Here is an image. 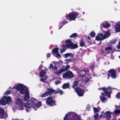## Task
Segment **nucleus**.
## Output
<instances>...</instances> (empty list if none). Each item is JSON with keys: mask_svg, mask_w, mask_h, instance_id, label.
I'll use <instances>...</instances> for the list:
<instances>
[{"mask_svg": "<svg viewBox=\"0 0 120 120\" xmlns=\"http://www.w3.org/2000/svg\"><path fill=\"white\" fill-rule=\"evenodd\" d=\"M36 100L34 98H32L25 105V104L23 102V100L21 98H18L17 99L16 104L18 105L20 109L22 110L24 109L25 107L29 108L32 105V103L33 104H34L35 101Z\"/></svg>", "mask_w": 120, "mask_h": 120, "instance_id": "f257e3e1", "label": "nucleus"}, {"mask_svg": "<svg viewBox=\"0 0 120 120\" xmlns=\"http://www.w3.org/2000/svg\"><path fill=\"white\" fill-rule=\"evenodd\" d=\"M13 88L16 89L17 90L19 91L20 93L22 94H24L26 92L24 99L25 101H27L30 98L29 92L27 90L26 86L23 84H19L16 85L13 87Z\"/></svg>", "mask_w": 120, "mask_h": 120, "instance_id": "f03ea898", "label": "nucleus"}, {"mask_svg": "<svg viewBox=\"0 0 120 120\" xmlns=\"http://www.w3.org/2000/svg\"><path fill=\"white\" fill-rule=\"evenodd\" d=\"M65 43L66 44L64 46L63 45L60 48L61 53L65 51L66 48L74 49L77 48L78 47L77 44H73L70 39L66 40L65 41Z\"/></svg>", "mask_w": 120, "mask_h": 120, "instance_id": "7ed1b4c3", "label": "nucleus"}, {"mask_svg": "<svg viewBox=\"0 0 120 120\" xmlns=\"http://www.w3.org/2000/svg\"><path fill=\"white\" fill-rule=\"evenodd\" d=\"M11 98L10 97H4L1 100H0V104L3 105H4L7 104H9L11 103Z\"/></svg>", "mask_w": 120, "mask_h": 120, "instance_id": "20e7f679", "label": "nucleus"}, {"mask_svg": "<svg viewBox=\"0 0 120 120\" xmlns=\"http://www.w3.org/2000/svg\"><path fill=\"white\" fill-rule=\"evenodd\" d=\"M79 14L76 12H73L69 13L67 15L66 19L70 20H75Z\"/></svg>", "mask_w": 120, "mask_h": 120, "instance_id": "39448f33", "label": "nucleus"}, {"mask_svg": "<svg viewBox=\"0 0 120 120\" xmlns=\"http://www.w3.org/2000/svg\"><path fill=\"white\" fill-rule=\"evenodd\" d=\"M56 102L52 100V97H48L46 101V104L50 106H52L56 105Z\"/></svg>", "mask_w": 120, "mask_h": 120, "instance_id": "423d86ee", "label": "nucleus"}, {"mask_svg": "<svg viewBox=\"0 0 120 120\" xmlns=\"http://www.w3.org/2000/svg\"><path fill=\"white\" fill-rule=\"evenodd\" d=\"M73 73L71 71L66 72L63 75V78L71 79L73 78Z\"/></svg>", "mask_w": 120, "mask_h": 120, "instance_id": "0eeeda50", "label": "nucleus"}, {"mask_svg": "<svg viewBox=\"0 0 120 120\" xmlns=\"http://www.w3.org/2000/svg\"><path fill=\"white\" fill-rule=\"evenodd\" d=\"M35 99L36 100V101H35L34 103H35V102L36 101V100L35 99ZM31 104H32V105L30 107V108L32 107L35 110H36L41 105V103L40 101L37 104L35 105H34L35 104H33L32 103Z\"/></svg>", "mask_w": 120, "mask_h": 120, "instance_id": "6e6552de", "label": "nucleus"}, {"mask_svg": "<svg viewBox=\"0 0 120 120\" xmlns=\"http://www.w3.org/2000/svg\"><path fill=\"white\" fill-rule=\"evenodd\" d=\"M96 39L97 41H103L104 39L103 35L102 33L98 34L96 37Z\"/></svg>", "mask_w": 120, "mask_h": 120, "instance_id": "1a4fd4ad", "label": "nucleus"}, {"mask_svg": "<svg viewBox=\"0 0 120 120\" xmlns=\"http://www.w3.org/2000/svg\"><path fill=\"white\" fill-rule=\"evenodd\" d=\"M7 117V115H4V109L2 108H0V118L2 119H5Z\"/></svg>", "mask_w": 120, "mask_h": 120, "instance_id": "9d476101", "label": "nucleus"}, {"mask_svg": "<svg viewBox=\"0 0 120 120\" xmlns=\"http://www.w3.org/2000/svg\"><path fill=\"white\" fill-rule=\"evenodd\" d=\"M75 90L79 96H82L83 95V91L80 88L78 87Z\"/></svg>", "mask_w": 120, "mask_h": 120, "instance_id": "9b49d317", "label": "nucleus"}, {"mask_svg": "<svg viewBox=\"0 0 120 120\" xmlns=\"http://www.w3.org/2000/svg\"><path fill=\"white\" fill-rule=\"evenodd\" d=\"M74 113L72 112H69L65 115V116L64 118V120H70V116H73Z\"/></svg>", "mask_w": 120, "mask_h": 120, "instance_id": "f8f14e48", "label": "nucleus"}, {"mask_svg": "<svg viewBox=\"0 0 120 120\" xmlns=\"http://www.w3.org/2000/svg\"><path fill=\"white\" fill-rule=\"evenodd\" d=\"M112 77V78H116V71L113 69H112L109 71Z\"/></svg>", "mask_w": 120, "mask_h": 120, "instance_id": "ddd939ff", "label": "nucleus"}, {"mask_svg": "<svg viewBox=\"0 0 120 120\" xmlns=\"http://www.w3.org/2000/svg\"><path fill=\"white\" fill-rule=\"evenodd\" d=\"M101 89L104 92L106 96L109 97H110V93L108 92L109 90L108 89H106L105 88H101Z\"/></svg>", "mask_w": 120, "mask_h": 120, "instance_id": "4468645a", "label": "nucleus"}, {"mask_svg": "<svg viewBox=\"0 0 120 120\" xmlns=\"http://www.w3.org/2000/svg\"><path fill=\"white\" fill-rule=\"evenodd\" d=\"M111 113L109 111L106 112L104 114V117L106 118L108 120H109L111 117Z\"/></svg>", "mask_w": 120, "mask_h": 120, "instance_id": "2eb2a0df", "label": "nucleus"}, {"mask_svg": "<svg viewBox=\"0 0 120 120\" xmlns=\"http://www.w3.org/2000/svg\"><path fill=\"white\" fill-rule=\"evenodd\" d=\"M115 30L116 32H119L120 31V22L117 23L115 26Z\"/></svg>", "mask_w": 120, "mask_h": 120, "instance_id": "dca6fc26", "label": "nucleus"}, {"mask_svg": "<svg viewBox=\"0 0 120 120\" xmlns=\"http://www.w3.org/2000/svg\"><path fill=\"white\" fill-rule=\"evenodd\" d=\"M101 95L100 97V98L101 99L103 102H105L107 101V98L105 97L104 94L102 93H101Z\"/></svg>", "mask_w": 120, "mask_h": 120, "instance_id": "f3484780", "label": "nucleus"}, {"mask_svg": "<svg viewBox=\"0 0 120 120\" xmlns=\"http://www.w3.org/2000/svg\"><path fill=\"white\" fill-rule=\"evenodd\" d=\"M104 33L103 37L104 39L108 38L110 35V32L109 31L105 32Z\"/></svg>", "mask_w": 120, "mask_h": 120, "instance_id": "a211bd4d", "label": "nucleus"}, {"mask_svg": "<svg viewBox=\"0 0 120 120\" xmlns=\"http://www.w3.org/2000/svg\"><path fill=\"white\" fill-rule=\"evenodd\" d=\"M70 120H80L79 116L74 113L72 117L70 119Z\"/></svg>", "mask_w": 120, "mask_h": 120, "instance_id": "6ab92c4d", "label": "nucleus"}, {"mask_svg": "<svg viewBox=\"0 0 120 120\" xmlns=\"http://www.w3.org/2000/svg\"><path fill=\"white\" fill-rule=\"evenodd\" d=\"M103 27L105 28H106L110 26V25L109 23L106 22L102 23L101 24Z\"/></svg>", "mask_w": 120, "mask_h": 120, "instance_id": "aec40b11", "label": "nucleus"}, {"mask_svg": "<svg viewBox=\"0 0 120 120\" xmlns=\"http://www.w3.org/2000/svg\"><path fill=\"white\" fill-rule=\"evenodd\" d=\"M57 69L58 68L56 66H54L52 68V71L55 74L58 75L60 74L56 73L59 71V70L57 71Z\"/></svg>", "mask_w": 120, "mask_h": 120, "instance_id": "412c9836", "label": "nucleus"}, {"mask_svg": "<svg viewBox=\"0 0 120 120\" xmlns=\"http://www.w3.org/2000/svg\"><path fill=\"white\" fill-rule=\"evenodd\" d=\"M66 70V67L65 66H63L62 67V68L59 70V71L57 72L56 73L57 74H60L61 73L63 72L65 70Z\"/></svg>", "mask_w": 120, "mask_h": 120, "instance_id": "4be33fe9", "label": "nucleus"}, {"mask_svg": "<svg viewBox=\"0 0 120 120\" xmlns=\"http://www.w3.org/2000/svg\"><path fill=\"white\" fill-rule=\"evenodd\" d=\"M48 91L50 93H53L54 94H56L57 93V90H54L52 88L48 89Z\"/></svg>", "mask_w": 120, "mask_h": 120, "instance_id": "5701e85b", "label": "nucleus"}, {"mask_svg": "<svg viewBox=\"0 0 120 120\" xmlns=\"http://www.w3.org/2000/svg\"><path fill=\"white\" fill-rule=\"evenodd\" d=\"M112 49V47H109L105 48V51L107 53H109L111 51Z\"/></svg>", "mask_w": 120, "mask_h": 120, "instance_id": "b1692460", "label": "nucleus"}, {"mask_svg": "<svg viewBox=\"0 0 120 120\" xmlns=\"http://www.w3.org/2000/svg\"><path fill=\"white\" fill-rule=\"evenodd\" d=\"M78 82L77 81H75L74 82V83L73 84V88L75 89V90L76 89V87L78 85Z\"/></svg>", "mask_w": 120, "mask_h": 120, "instance_id": "393cba45", "label": "nucleus"}, {"mask_svg": "<svg viewBox=\"0 0 120 120\" xmlns=\"http://www.w3.org/2000/svg\"><path fill=\"white\" fill-rule=\"evenodd\" d=\"M69 86V83H68L64 84L63 85L62 87L63 89H65L68 87Z\"/></svg>", "mask_w": 120, "mask_h": 120, "instance_id": "a878e982", "label": "nucleus"}, {"mask_svg": "<svg viewBox=\"0 0 120 120\" xmlns=\"http://www.w3.org/2000/svg\"><path fill=\"white\" fill-rule=\"evenodd\" d=\"M101 108H98L94 107L93 108V110L94 113H96L99 112V111L101 110Z\"/></svg>", "mask_w": 120, "mask_h": 120, "instance_id": "bb28decb", "label": "nucleus"}, {"mask_svg": "<svg viewBox=\"0 0 120 120\" xmlns=\"http://www.w3.org/2000/svg\"><path fill=\"white\" fill-rule=\"evenodd\" d=\"M50 94L48 92H46L42 95L41 97H44L48 96Z\"/></svg>", "mask_w": 120, "mask_h": 120, "instance_id": "cd10ccee", "label": "nucleus"}, {"mask_svg": "<svg viewBox=\"0 0 120 120\" xmlns=\"http://www.w3.org/2000/svg\"><path fill=\"white\" fill-rule=\"evenodd\" d=\"M46 72L42 70L40 74V75L41 77H42L46 73Z\"/></svg>", "mask_w": 120, "mask_h": 120, "instance_id": "c85d7f7f", "label": "nucleus"}, {"mask_svg": "<svg viewBox=\"0 0 120 120\" xmlns=\"http://www.w3.org/2000/svg\"><path fill=\"white\" fill-rule=\"evenodd\" d=\"M72 54L71 53H67L66 54H64V55L65 56V57L66 58L67 57L69 56H72Z\"/></svg>", "mask_w": 120, "mask_h": 120, "instance_id": "c756f323", "label": "nucleus"}, {"mask_svg": "<svg viewBox=\"0 0 120 120\" xmlns=\"http://www.w3.org/2000/svg\"><path fill=\"white\" fill-rule=\"evenodd\" d=\"M58 50L59 48H57L53 49L52 51L53 53L55 54H56L58 53Z\"/></svg>", "mask_w": 120, "mask_h": 120, "instance_id": "7c9ffc66", "label": "nucleus"}, {"mask_svg": "<svg viewBox=\"0 0 120 120\" xmlns=\"http://www.w3.org/2000/svg\"><path fill=\"white\" fill-rule=\"evenodd\" d=\"M113 113L115 114H117L120 113V110L118 109H116L114 111Z\"/></svg>", "mask_w": 120, "mask_h": 120, "instance_id": "2f4dec72", "label": "nucleus"}, {"mask_svg": "<svg viewBox=\"0 0 120 120\" xmlns=\"http://www.w3.org/2000/svg\"><path fill=\"white\" fill-rule=\"evenodd\" d=\"M85 44V42L83 40H81L80 43V46H83Z\"/></svg>", "mask_w": 120, "mask_h": 120, "instance_id": "473e14b6", "label": "nucleus"}, {"mask_svg": "<svg viewBox=\"0 0 120 120\" xmlns=\"http://www.w3.org/2000/svg\"><path fill=\"white\" fill-rule=\"evenodd\" d=\"M99 114L98 113H97L94 116L95 120H97L98 118Z\"/></svg>", "mask_w": 120, "mask_h": 120, "instance_id": "72a5a7b5", "label": "nucleus"}, {"mask_svg": "<svg viewBox=\"0 0 120 120\" xmlns=\"http://www.w3.org/2000/svg\"><path fill=\"white\" fill-rule=\"evenodd\" d=\"M77 35V34L76 33H75L71 35L70 36V38H73L76 36Z\"/></svg>", "mask_w": 120, "mask_h": 120, "instance_id": "f704fd0d", "label": "nucleus"}, {"mask_svg": "<svg viewBox=\"0 0 120 120\" xmlns=\"http://www.w3.org/2000/svg\"><path fill=\"white\" fill-rule=\"evenodd\" d=\"M56 54V55H55L58 58H59L61 56L60 55L59 53H57Z\"/></svg>", "mask_w": 120, "mask_h": 120, "instance_id": "c9c22d12", "label": "nucleus"}, {"mask_svg": "<svg viewBox=\"0 0 120 120\" xmlns=\"http://www.w3.org/2000/svg\"><path fill=\"white\" fill-rule=\"evenodd\" d=\"M90 35L92 37H94L95 36V34L94 32H92L90 33Z\"/></svg>", "mask_w": 120, "mask_h": 120, "instance_id": "e433bc0d", "label": "nucleus"}, {"mask_svg": "<svg viewBox=\"0 0 120 120\" xmlns=\"http://www.w3.org/2000/svg\"><path fill=\"white\" fill-rule=\"evenodd\" d=\"M116 97L119 99H120V93H118L116 95Z\"/></svg>", "mask_w": 120, "mask_h": 120, "instance_id": "4c0bfd02", "label": "nucleus"}, {"mask_svg": "<svg viewBox=\"0 0 120 120\" xmlns=\"http://www.w3.org/2000/svg\"><path fill=\"white\" fill-rule=\"evenodd\" d=\"M53 65L52 64H50V65L49 66V68L50 69H52L53 67Z\"/></svg>", "mask_w": 120, "mask_h": 120, "instance_id": "58836bf2", "label": "nucleus"}, {"mask_svg": "<svg viewBox=\"0 0 120 120\" xmlns=\"http://www.w3.org/2000/svg\"><path fill=\"white\" fill-rule=\"evenodd\" d=\"M57 93H60V94H62L63 93V92L61 90L57 91Z\"/></svg>", "mask_w": 120, "mask_h": 120, "instance_id": "ea45409f", "label": "nucleus"}, {"mask_svg": "<svg viewBox=\"0 0 120 120\" xmlns=\"http://www.w3.org/2000/svg\"><path fill=\"white\" fill-rule=\"evenodd\" d=\"M10 93V91L9 90H8L5 92V94H9Z\"/></svg>", "mask_w": 120, "mask_h": 120, "instance_id": "a19ab883", "label": "nucleus"}, {"mask_svg": "<svg viewBox=\"0 0 120 120\" xmlns=\"http://www.w3.org/2000/svg\"><path fill=\"white\" fill-rule=\"evenodd\" d=\"M60 83V81H57L55 82V84L56 85H57Z\"/></svg>", "mask_w": 120, "mask_h": 120, "instance_id": "79ce46f5", "label": "nucleus"}, {"mask_svg": "<svg viewBox=\"0 0 120 120\" xmlns=\"http://www.w3.org/2000/svg\"><path fill=\"white\" fill-rule=\"evenodd\" d=\"M117 48L118 49H120V41L119 42L117 46Z\"/></svg>", "mask_w": 120, "mask_h": 120, "instance_id": "37998d69", "label": "nucleus"}, {"mask_svg": "<svg viewBox=\"0 0 120 120\" xmlns=\"http://www.w3.org/2000/svg\"><path fill=\"white\" fill-rule=\"evenodd\" d=\"M65 60L67 63H68L71 61L69 59H66Z\"/></svg>", "mask_w": 120, "mask_h": 120, "instance_id": "c03bdc74", "label": "nucleus"}, {"mask_svg": "<svg viewBox=\"0 0 120 120\" xmlns=\"http://www.w3.org/2000/svg\"><path fill=\"white\" fill-rule=\"evenodd\" d=\"M91 107H88L86 108V110H90L91 109Z\"/></svg>", "mask_w": 120, "mask_h": 120, "instance_id": "a18cd8bd", "label": "nucleus"}, {"mask_svg": "<svg viewBox=\"0 0 120 120\" xmlns=\"http://www.w3.org/2000/svg\"><path fill=\"white\" fill-rule=\"evenodd\" d=\"M45 80V79H44L43 78H42L40 80V81H42V82H45V81H44V80Z\"/></svg>", "mask_w": 120, "mask_h": 120, "instance_id": "49530a36", "label": "nucleus"}, {"mask_svg": "<svg viewBox=\"0 0 120 120\" xmlns=\"http://www.w3.org/2000/svg\"><path fill=\"white\" fill-rule=\"evenodd\" d=\"M65 67H66V70H67L69 68V65H67Z\"/></svg>", "mask_w": 120, "mask_h": 120, "instance_id": "de8ad7c7", "label": "nucleus"}, {"mask_svg": "<svg viewBox=\"0 0 120 120\" xmlns=\"http://www.w3.org/2000/svg\"><path fill=\"white\" fill-rule=\"evenodd\" d=\"M62 26V24L61 23H60L59 25V26H60V28H61Z\"/></svg>", "mask_w": 120, "mask_h": 120, "instance_id": "09e8293b", "label": "nucleus"}, {"mask_svg": "<svg viewBox=\"0 0 120 120\" xmlns=\"http://www.w3.org/2000/svg\"><path fill=\"white\" fill-rule=\"evenodd\" d=\"M42 65H41L39 67V69H41L42 68Z\"/></svg>", "mask_w": 120, "mask_h": 120, "instance_id": "8fccbe9b", "label": "nucleus"}, {"mask_svg": "<svg viewBox=\"0 0 120 120\" xmlns=\"http://www.w3.org/2000/svg\"><path fill=\"white\" fill-rule=\"evenodd\" d=\"M50 56V53H49L47 54V57H49Z\"/></svg>", "mask_w": 120, "mask_h": 120, "instance_id": "3c124183", "label": "nucleus"}, {"mask_svg": "<svg viewBox=\"0 0 120 120\" xmlns=\"http://www.w3.org/2000/svg\"><path fill=\"white\" fill-rule=\"evenodd\" d=\"M115 107L116 108H118L119 107V105H115Z\"/></svg>", "mask_w": 120, "mask_h": 120, "instance_id": "603ef678", "label": "nucleus"}, {"mask_svg": "<svg viewBox=\"0 0 120 120\" xmlns=\"http://www.w3.org/2000/svg\"><path fill=\"white\" fill-rule=\"evenodd\" d=\"M102 112H102L101 113V114L99 116V117H101L102 116Z\"/></svg>", "mask_w": 120, "mask_h": 120, "instance_id": "864d4df0", "label": "nucleus"}, {"mask_svg": "<svg viewBox=\"0 0 120 120\" xmlns=\"http://www.w3.org/2000/svg\"><path fill=\"white\" fill-rule=\"evenodd\" d=\"M111 57L112 59H113L114 58V57H113L112 56H111Z\"/></svg>", "mask_w": 120, "mask_h": 120, "instance_id": "5fc2aeb1", "label": "nucleus"}, {"mask_svg": "<svg viewBox=\"0 0 120 120\" xmlns=\"http://www.w3.org/2000/svg\"><path fill=\"white\" fill-rule=\"evenodd\" d=\"M47 78V76H46L45 77V80H46Z\"/></svg>", "mask_w": 120, "mask_h": 120, "instance_id": "6e6d98bb", "label": "nucleus"}, {"mask_svg": "<svg viewBox=\"0 0 120 120\" xmlns=\"http://www.w3.org/2000/svg\"><path fill=\"white\" fill-rule=\"evenodd\" d=\"M26 110L27 112H28V109H26Z\"/></svg>", "mask_w": 120, "mask_h": 120, "instance_id": "4d7b16f0", "label": "nucleus"}, {"mask_svg": "<svg viewBox=\"0 0 120 120\" xmlns=\"http://www.w3.org/2000/svg\"><path fill=\"white\" fill-rule=\"evenodd\" d=\"M82 71L83 72L85 73V71L84 70H83Z\"/></svg>", "mask_w": 120, "mask_h": 120, "instance_id": "13d9d810", "label": "nucleus"}, {"mask_svg": "<svg viewBox=\"0 0 120 120\" xmlns=\"http://www.w3.org/2000/svg\"><path fill=\"white\" fill-rule=\"evenodd\" d=\"M88 38L89 39H90V38L89 37V36H88Z\"/></svg>", "mask_w": 120, "mask_h": 120, "instance_id": "bf43d9fd", "label": "nucleus"}, {"mask_svg": "<svg viewBox=\"0 0 120 120\" xmlns=\"http://www.w3.org/2000/svg\"><path fill=\"white\" fill-rule=\"evenodd\" d=\"M109 74H108V77H109Z\"/></svg>", "mask_w": 120, "mask_h": 120, "instance_id": "052dcab7", "label": "nucleus"}, {"mask_svg": "<svg viewBox=\"0 0 120 120\" xmlns=\"http://www.w3.org/2000/svg\"><path fill=\"white\" fill-rule=\"evenodd\" d=\"M85 13V12H83V14H84Z\"/></svg>", "mask_w": 120, "mask_h": 120, "instance_id": "680f3d73", "label": "nucleus"}, {"mask_svg": "<svg viewBox=\"0 0 120 120\" xmlns=\"http://www.w3.org/2000/svg\"><path fill=\"white\" fill-rule=\"evenodd\" d=\"M55 62H53V63H55Z\"/></svg>", "mask_w": 120, "mask_h": 120, "instance_id": "e2e57ef3", "label": "nucleus"}, {"mask_svg": "<svg viewBox=\"0 0 120 120\" xmlns=\"http://www.w3.org/2000/svg\"><path fill=\"white\" fill-rule=\"evenodd\" d=\"M118 120H120V119H119Z\"/></svg>", "mask_w": 120, "mask_h": 120, "instance_id": "0e129e2a", "label": "nucleus"}]
</instances>
